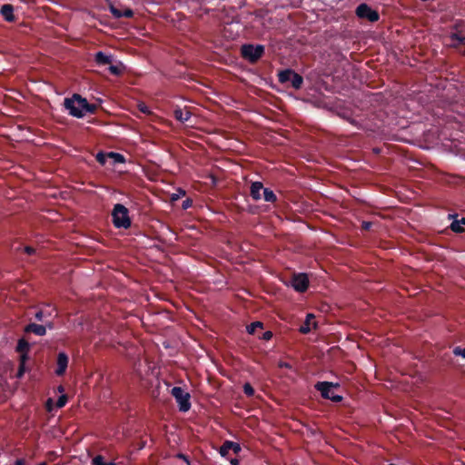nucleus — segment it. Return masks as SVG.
I'll return each mask as SVG.
<instances>
[{
  "mask_svg": "<svg viewBox=\"0 0 465 465\" xmlns=\"http://www.w3.org/2000/svg\"><path fill=\"white\" fill-rule=\"evenodd\" d=\"M64 106L71 115L77 118L84 116L87 113H94L96 109L94 104H88L86 99L76 94L64 100Z\"/></svg>",
  "mask_w": 465,
  "mask_h": 465,
  "instance_id": "f257e3e1",
  "label": "nucleus"
},
{
  "mask_svg": "<svg viewBox=\"0 0 465 465\" xmlns=\"http://www.w3.org/2000/svg\"><path fill=\"white\" fill-rule=\"evenodd\" d=\"M113 223L116 228L127 229L131 226V220L128 215V209L121 203L114 205L113 213Z\"/></svg>",
  "mask_w": 465,
  "mask_h": 465,
  "instance_id": "f03ea898",
  "label": "nucleus"
},
{
  "mask_svg": "<svg viewBox=\"0 0 465 465\" xmlns=\"http://www.w3.org/2000/svg\"><path fill=\"white\" fill-rule=\"evenodd\" d=\"M339 384H334L329 381H319L315 384V389L321 392V395L324 399L331 400L334 402H339L342 400L341 396L336 395L333 392V389L337 388Z\"/></svg>",
  "mask_w": 465,
  "mask_h": 465,
  "instance_id": "7ed1b4c3",
  "label": "nucleus"
},
{
  "mask_svg": "<svg viewBox=\"0 0 465 465\" xmlns=\"http://www.w3.org/2000/svg\"><path fill=\"white\" fill-rule=\"evenodd\" d=\"M171 394L176 400L179 405V411L186 412L191 408L190 394L181 387H173L171 391Z\"/></svg>",
  "mask_w": 465,
  "mask_h": 465,
  "instance_id": "20e7f679",
  "label": "nucleus"
},
{
  "mask_svg": "<svg viewBox=\"0 0 465 465\" xmlns=\"http://www.w3.org/2000/svg\"><path fill=\"white\" fill-rule=\"evenodd\" d=\"M263 52L264 48L262 45L254 46L252 45H244L242 46V57L252 63L256 62L260 57H262Z\"/></svg>",
  "mask_w": 465,
  "mask_h": 465,
  "instance_id": "39448f33",
  "label": "nucleus"
},
{
  "mask_svg": "<svg viewBox=\"0 0 465 465\" xmlns=\"http://www.w3.org/2000/svg\"><path fill=\"white\" fill-rule=\"evenodd\" d=\"M356 15L359 18L366 19L369 22H376L379 20V13L371 9L367 4H361L356 8Z\"/></svg>",
  "mask_w": 465,
  "mask_h": 465,
  "instance_id": "423d86ee",
  "label": "nucleus"
},
{
  "mask_svg": "<svg viewBox=\"0 0 465 465\" xmlns=\"http://www.w3.org/2000/svg\"><path fill=\"white\" fill-rule=\"evenodd\" d=\"M292 286L299 292H303L308 289L309 279L305 273L293 275L292 279Z\"/></svg>",
  "mask_w": 465,
  "mask_h": 465,
  "instance_id": "0eeeda50",
  "label": "nucleus"
},
{
  "mask_svg": "<svg viewBox=\"0 0 465 465\" xmlns=\"http://www.w3.org/2000/svg\"><path fill=\"white\" fill-rule=\"evenodd\" d=\"M241 450L242 449L239 443L231 440H225L220 447L219 453L223 457H227L229 451H232L233 453L238 454Z\"/></svg>",
  "mask_w": 465,
  "mask_h": 465,
  "instance_id": "6e6552de",
  "label": "nucleus"
},
{
  "mask_svg": "<svg viewBox=\"0 0 465 465\" xmlns=\"http://www.w3.org/2000/svg\"><path fill=\"white\" fill-rule=\"evenodd\" d=\"M317 326V323L315 322V317L313 314H307L306 319L304 322L300 326L299 331L300 332L306 334L309 333L312 329H315Z\"/></svg>",
  "mask_w": 465,
  "mask_h": 465,
  "instance_id": "1a4fd4ad",
  "label": "nucleus"
},
{
  "mask_svg": "<svg viewBox=\"0 0 465 465\" xmlns=\"http://www.w3.org/2000/svg\"><path fill=\"white\" fill-rule=\"evenodd\" d=\"M57 368L55 370V373L58 376H62L64 374L67 365H68V357L64 352H59L57 356Z\"/></svg>",
  "mask_w": 465,
  "mask_h": 465,
  "instance_id": "9d476101",
  "label": "nucleus"
},
{
  "mask_svg": "<svg viewBox=\"0 0 465 465\" xmlns=\"http://www.w3.org/2000/svg\"><path fill=\"white\" fill-rule=\"evenodd\" d=\"M29 349V343L25 339H20L18 341L16 351L20 353L21 361H27Z\"/></svg>",
  "mask_w": 465,
  "mask_h": 465,
  "instance_id": "9b49d317",
  "label": "nucleus"
},
{
  "mask_svg": "<svg viewBox=\"0 0 465 465\" xmlns=\"http://www.w3.org/2000/svg\"><path fill=\"white\" fill-rule=\"evenodd\" d=\"M25 332H33L38 336H44L46 333V326L36 323H30L25 327Z\"/></svg>",
  "mask_w": 465,
  "mask_h": 465,
  "instance_id": "f8f14e48",
  "label": "nucleus"
},
{
  "mask_svg": "<svg viewBox=\"0 0 465 465\" xmlns=\"http://www.w3.org/2000/svg\"><path fill=\"white\" fill-rule=\"evenodd\" d=\"M173 115L176 120L180 121L181 123H186L189 121V119L192 116V114L189 110H183L182 108H176L173 111Z\"/></svg>",
  "mask_w": 465,
  "mask_h": 465,
  "instance_id": "ddd939ff",
  "label": "nucleus"
},
{
  "mask_svg": "<svg viewBox=\"0 0 465 465\" xmlns=\"http://www.w3.org/2000/svg\"><path fill=\"white\" fill-rule=\"evenodd\" d=\"M1 15L7 22H14L15 21V15H14V7L12 5L6 4L4 5L1 7Z\"/></svg>",
  "mask_w": 465,
  "mask_h": 465,
  "instance_id": "4468645a",
  "label": "nucleus"
},
{
  "mask_svg": "<svg viewBox=\"0 0 465 465\" xmlns=\"http://www.w3.org/2000/svg\"><path fill=\"white\" fill-rule=\"evenodd\" d=\"M110 10H111V13L113 14V15L116 18H120V17L130 18L134 15V12L130 8H126L124 11H121L120 9L116 8L115 6L111 5Z\"/></svg>",
  "mask_w": 465,
  "mask_h": 465,
  "instance_id": "2eb2a0df",
  "label": "nucleus"
},
{
  "mask_svg": "<svg viewBox=\"0 0 465 465\" xmlns=\"http://www.w3.org/2000/svg\"><path fill=\"white\" fill-rule=\"evenodd\" d=\"M263 185L261 182H254L251 185L250 193L253 200L258 201L261 199V191L263 190Z\"/></svg>",
  "mask_w": 465,
  "mask_h": 465,
  "instance_id": "dca6fc26",
  "label": "nucleus"
},
{
  "mask_svg": "<svg viewBox=\"0 0 465 465\" xmlns=\"http://www.w3.org/2000/svg\"><path fill=\"white\" fill-rule=\"evenodd\" d=\"M465 43V35L461 34H451L449 36V42L448 45L451 46H458L461 44Z\"/></svg>",
  "mask_w": 465,
  "mask_h": 465,
  "instance_id": "f3484780",
  "label": "nucleus"
},
{
  "mask_svg": "<svg viewBox=\"0 0 465 465\" xmlns=\"http://www.w3.org/2000/svg\"><path fill=\"white\" fill-rule=\"evenodd\" d=\"M94 61L98 64H110L112 63L111 56L106 55L103 52H98L95 54Z\"/></svg>",
  "mask_w": 465,
  "mask_h": 465,
  "instance_id": "a211bd4d",
  "label": "nucleus"
},
{
  "mask_svg": "<svg viewBox=\"0 0 465 465\" xmlns=\"http://www.w3.org/2000/svg\"><path fill=\"white\" fill-rule=\"evenodd\" d=\"M291 84H292V86L298 90L302 87V83H303V78L297 73L295 72H292V77H291Z\"/></svg>",
  "mask_w": 465,
  "mask_h": 465,
  "instance_id": "6ab92c4d",
  "label": "nucleus"
},
{
  "mask_svg": "<svg viewBox=\"0 0 465 465\" xmlns=\"http://www.w3.org/2000/svg\"><path fill=\"white\" fill-rule=\"evenodd\" d=\"M463 225H465V217L453 221L450 224V229L455 232H462L464 231Z\"/></svg>",
  "mask_w": 465,
  "mask_h": 465,
  "instance_id": "aec40b11",
  "label": "nucleus"
},
{
  "mask_svg": "<svg viewBox=\"0 0 465 465\" xmlns=\"http://www.w3.org/2000/svg\"><path fill=\"white\" fill-rule=\"evenodd\" d=\"M292 70L291 69H287V70H283V71H281L279 74H278V79H279V82L282 83V84H284V83H287V82H290L291 81V77H292Z\"/></svg>",
  "mask_w": 465,
  "mask_h": 465,
  "instance_id": "412c9836",
  "label": "nucleus"
},
{
  "mask_svg": "<svg viewBox=\"0 0 465 465\" xmlns=\"http://www.w3.org/2000/svg\"><path fill=\"white\" fill-rule=\"evenodd\" d=\"M263 198L266 202L270 203H274L277 199L275 193L268 188L263 189Z\"/></svg>",
  "mask_w": 465,
  "mask_h": 465,
  "instance_id": "4be33fe9",
  "label": "nucleus"
},
{
  "mask_svg": "<svg viewBox=\"0 0 465 465\" xmlns=\"http://www.w3.org/2000/svg\"><path fill=\"white\" fill-rule=\"evenodd\" d=\"M92 465H115L114 462H105L102 455H97L92 460Z\"/></svg>",
  "mask_w": 465,
  "mask_h": 465,
  "instance_id": "5701e85b",
  "label": "nucleus"
},
{
  "mask_svg": "<svg viewBox=\"0 0 465 465\" xmlns=\"http://www.w3.org/2000/svg\"><path fill=\"white\" fill-rule=\"evenodd\" d=\"M257 328L262 329V323L261 322H254L247 326V331L250 334H253Z\"/></svg>",
  "mask_w": 465,
  "mask_h": 465,
  "instance_id": "b1692460",
  "label": "nucleus"
},
{
  "mask_svg": "<svg viewBox=\"0 0 465 465\" xmlns=\"http://www.w3.org/2000/svg\"><path fill=\"white\" fill-rule=\"evenodd\" d=\"M243 392H244L248 397H252V396H253V394H254V389L252 388V386L249 382H246V383L243 385Z\"/></svg>",
  "mask_w": 465,
  "mask_h": 465,
  "instance_id": "393cba45",
  "label": "nucleus"
},
{
  "mask_svg": "<svg viewBox=\"0 0 465 465\" xmlns=\"http://www.w3.org/2000/svg\"><path fill=\"white\" fill-rule=\"evenodd\" d=\"M108 70L114 75H120L123 72L121 66L119 65H110Z\"/></svg>",
  "mask_w": 465,
  "mask_h": 465,
  "instance_id": "a878e982",
  "label": "nucleus"
},
{
  "mask_svg": "<svg viewBox=\"0 0 465 465\" xmlns=\"http://www.w3.org/2000/svg\"><path fill=\"white\" fill-rule=\"evenodd\" d=\"M67 402V396L66 395H61L57 401H56V407L57 408H63Z\"/></svg>",
  "mask_w": 465,
  "mask_h": 465,
  "instance_id": "bb28decb",
  "label": "nucleus"
},
{
  "mask_svg": "<svg viewBox=\"0 0 465 465\" xmlns=\"http://www.w3.org/2000/svg\"><path fill=\"white\" fill-rule=\"evenodd\" d=\"M453 353L456 356H461V357L465 358V348L462 349L460 347H456L453 350Z\"/></svg>",
  "mask_w": 465,
  "mask_h": 465,
  "instance_id": "cd10ccee",
  "label": "nucleus"
},
{
  "mask_svg": "<svg viewBox=\"0 0 465 465\" xmlns=\"http://www.w3.org/2000/svg\"><path fill=\"white\" fill-rule=\"evenodd\" d=\"M25 361H20L19 368H18L17 374H16V376L18 378L22 377L25 373Z\"/></svg>",
  "mask_w": 465,
  "mask_h": 465,
  "instance_id": "c85d7f7f",
  "label": "nucleus"
},
{
  "mask_svg": "<svg viewBox=\"0 0 465 465\" xmlns=\"http://www.w3.org/2000/svg\"><path fill=\"white\" fill-rule=\"evenodd\" d=\"M35 320H37L39 322L44 321V312L41 310L36 312L35 314Z\"/></svg>",
  "mask_w": 465,
  "mask_h": 465,
  "instance_id": "c756f323",
  "label": "nucleus"
},
{
  "mask_svg": "<svg viewBox=\"0 0 465 465\" xmlns=\"http://www.w3.org/2000/svg\"><path fill=\"white\" fill-rule=\"evenodd\" d=\"M110 155L115 157L116 161L118 162H124V156L121 155L120 153H111Z\"/></svg>",
  "mask_w": 465,
  "mask_h": 465,
  "instance_id": "7c9ffc66",
  "label": "nucleus"
},
{
  "mask_svg": "<svg viewBox=\"0 0 465 465\" xmlns=\"http://www.w3.org/2000/svg\"><path fill=\"white\" fill-rule=\"evenodd\" d=\"M138 108H139V110H140L141 112H143V113H144V114H149V113H150V112H149V110H148V108H147V106H146L144 104H140L138 105Z\"/></svg>",
  "mask_w": 465,
  "mask_h": 465,
  "instance_id": "2f4dec72",
  "label": "nucleus"
},
{
  "mask_svg": "<svg viewBox=\"0 0 465 465\" xmlns=\"http://www.w3.org/2000/svg\"><path fill=\"white\" fill-rule=\"evenodd\" d=\"M372 223L371 222H362L361 228L365 231H368L371 229Z\"/></svg>",
  "mask_w": 465,
  "mask_h": 465,
  "instance_id": "473e14b6",
  "label": "nucleus"
},
{
  "mask_svg": "<svg viewBox=\"0 0 465 465\" xmlns=\"http://www.w3.org/2000/svg\"><path fill=\"white\" fill-rule=\"evenodd\" d=\"M25 252L28 255H32V254H34L35 252V250L33 247L26 246V247H25Z\"/></svg>",
  "mask_w": 465,
  "mask_h": 465,
  "instance_id": "72a5a7b5",
  "label": "nucleus"
},
{
  "mask_svg": "<svg viewBox=\"0 0 465 465\" xmlns=\"http://www.w3.org/2000/svg\"><path fill=\"white\" fill-rule=\"evenodd\" d=\"M15 465H25V459H18L15 460Z\"/></svg>",
  "mask_w": 465,
  "mask_h": 465,
  "instance_id": "f704fd0d",
  "label": "nucleus"
},
{
  "mask_svg": "<svg viewBox=\"0 0 465 465\" xmlns=\"http://www.w3.org/2000/svg\"><path fill=\"white\" fill-rule=\"evenodd\" d=\"M271 337H272V332H271V331H266V332H264V334H263V338H264L265 340H270V339H271Z\"/></svg>",
  "mask_w": 465,
  "mask_h": 465,
  "instance_id": "c9c22d12",
  "label": "nucleus"
},
{
  "mask_svg": "<svg viewBox=\"0 0 465 465\" xmlns=\"http://www.w3.org/2000/svg\"><path fill=\"white\" fill-rule=\"evenodd\" d=\"M96 158H97V161H98L99 163H104V156H103L101 153H98V154H97V156H96Z\"/></svg>",
  "mask_w": 465,
  "mask_h": 465,
  "instance_id": "e433bc0d",
  "label": "nucleus"
},
{
  "mask_svg": "<svg viewBox=\"0 0 465 465\" xmlns=\"http://www.w3.org/2000/svg\"><path fill=\"white\" fill-rule=\"evenodd\" d=\"M230 463H231L232 465H239V460H238L237 459H232V460H230Z\"/></svg>",
  "mask_w": 465,
  "mask_h": 465,
  "instance_id": "4c0bfd02",
  "label": "nucleus"
},
{
  "mask_svg": "<svg viewBox=\"0 0 465 465\" xmlns=\"http://www.w3.org/2000/svg\"><path fill=\"white\" fill-rule=\"evenodd\" d=\"M58 391H64L63 386H59V387H58Z\"/></svg>",
  "mask_w": 465,
  "mask_h": 465,
  "instance_id": "58836bf2",
  "label": "nucleus"
},
{
  "mask_svg": "<svg viewBox=\"0 0 465 465\" xmlns=\"http://www.w3.org/2000/svg\"><path fill=\"white\" fill-rule=\"evenodd\" d=\"M47 327L51 329L53 327L52 323H48Z\"/></svg>",
  "mask_w": 465,
  "mask_h": 465,
  "instance_id": "ea45409f",
  "label": "nucleus"
},
{
  "mask_svg": "<svg viewBox=\"0 0 465 465\" xmlns=\"http://www.w3.org/2000/svg\"><path fill=\"white\" fill-rule=\"evenodd\" d=\"M188 206V203H183V207L186 208Z\"/></svg>",
  "mask_w": 465,
  "mask_h": 465,
  "instance_id": "a19ab883",
  "label": "nucleus"
},
{
  "mask_svg": "<svg viewBox=\"0 0 465 465\" xmlns=\"http://www.w3.org/2000/svg\"><path fill=\"white\" fill-rule=\"evenodd\" d=\"M389 465H395V464H392V463H391V464H389Z\"/></svg>",
  "mask_w": 465,
  "mask_h": 465,
  "instance_id": "79ce46f5",
  "label": "nucleus"
}]
</instances>
